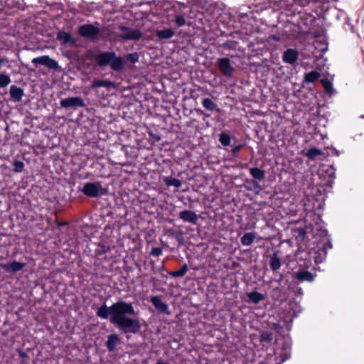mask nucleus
Segmentation results:
<instances>
[{
    "instance_id": "1",
    "label": "nucleus",
    "mask_w": 364,
    "mask_h": 364,
    "mask_svg": "<svg viewBox=\"0 0 364 364\" xmlns=\"http://www.w3.org/2000/svg\"><path fill=\"white\" fill-rule=\"evenodd\" d=\"M96 315L102 319H108L110 316L111 323L117 325L124 333L136 334L141 327L139 318L127 316L135 315L132 304L122 300L117 301L110 306L104 304L97 309Z\"/></svg>"
},
{
    "instance_id": "2",
    "label": "nucleus",
    "mask_w": 364,
    "mask_h": 364,
    "mask_svg": "<svg viewBox=\"0 0 364 364\" xmlns=\"http://www.w3.org/2000/svg\"><path fill=\"white\" fill-rule=\"evenodd\" d=\"M93 58L96 64L100 68L109 65L112 70L119 72L124 67L123 58L117 55L114 51L100 52L95 55Z\"/></svg>"
},
{
    "instance_id": "3",
    "label": "nucleus",
    "mask_w": 364,
    "mask_h": 364,
    "mask_svg": "<svg viewBox=\"0 0 364 364\" xmlns=\"http://www.w3.org/2000/svg\"><path fill=\"white\" fill-rule=\"evenodd\" d=\"M297 3L303 7L311 6L318 16L328 9L329 4L328 0H298Z\"/></svg>"
},
{
    "instance_id": "4",
    "label": "nucleus",
    "mask_w": 364,
    "mask_h": 364,
    "mask_svg": "<svg viewBox=\"0 0 364 364\" xmlns=\"http://www.w3.org/2000/svg\"><path fill=\"white\" fill-rule=\"evenodd\" d=\"M119 29L122 31L119 37L124 41H138L142 37V32L137 28L120 26Z\"/></svg>"
},
{
    "instance_id": "5",
    "label": "nucleus",
    "mask_w": 364,
    "mask_h": 364,
    "mask_svg": "<svg viewBox=\"0 0 364 364\" xmlns=\"http://www.w3.org/2000/svg\"><path fill=\"white\" fill-rule=\"evenodd\" d=\"M100 31V28L93 24H83L78 28V33L81 36L91 39L97 38Z\"/></svg>"
},
{
    "instance_id": "6",
    "label": "nucleus",
    "mask_w": 364,
    "mask_h": 364,
    "mask_svg": "<svg viewBox=\"0 0 364 364\" xmlns=\"http://www.w3.org/2000/svg\"><path fill=\"white\" fill-rule=\"evenodd\" d=\"M102 186L100 183L97 182H87L85 183L81 191L87 197L95 198L100 195V191Z\"/></svg>"
},
{
    "instance_id": "7",
    "label": "nucleus",
    "mask_w": 364,
    "mask_h": 364,
    "mask_svg": "<svg viewBox=\"0 0 364 364\" xmlns=\"http://www.w3.org/2000/svg\"><path fill=\"white\" fill-rule=\"evenodd\" d=\"M218 66L222 75L226 77L232 76L235 71V68L231 65L228 58H219Z\"/></svg>"
},
{
    "instance_id": "8",
    "label": "nucleus",
    "mask_w": 364,
    "mask_h": 364,
    "mask_svg": "<svg viewBox=\"0 0 364 364\" xmlns=\"http://www.w3.org/2000/svg\"><path fill=\"white\" fill-rule=\"evenodd\" d=\"M333 247L331 241L327 240V242H324L321 247H319L317 251L315 252L314 261L316 264L322 263L327 257V252L328 250Z\"/></svg>"
},
{
    "instance_id": "9",
    "label": "nucleus",
    "mask_w": 364,
    "mask_h": 364,
    "mask_svg": "<svg viewBox=\"0 0 364 364\" xmlns=\"http://www.w3.org/2000/svg\"><path fill=\"white\" fill-rule=\"evenodd\" d=\"M63 107H83L85 104L80 97H72L63 99L60 101Z\"/></svg>"
},
{
    "instance_id": "10",
    "label": "nucleus",
    "mask_w": 364,
    "mask_h": 364,
    "mask_svg": "<svg viewBox=\"0 0 364 364\" xmlns=\"http://www.w3.org/2000/svg\"><path fill=\"white\" fill-rule=\"evenodd\" d=\"M0 266L4 272L13 274L22 270L26 267V263L13 261L12 262L2 263Z\"/></svg>"
},
{
    "instance_id": "11",
    "label": "nucleus",
    "mask_w": 364,
    "mask_h": 364,
    "mask_svg": "<svg viewBox=\"0 0 364 364\" xmlns=\"http://www.w3.org/2000/svg\"><path fill=\"white\" fill-rule=\"evenodd\" d=\"M299 53L296 49L288 48L282 55V60L288 64L293 65L298 59Z\"/></svg>"
},
{
    "instance_id": "12",
    "label": "nucleus",
    "mask_w": 364,
    "mask_h": 364,
    "mask_svg": "<svg viewBox=\"0 0 364 364\" xmlns=\"http://www.w3.org/2000/svg\"><path fill=\"white\" fill-rule=\"evenodd\" d=\"M51 220H52V218H50V219L47 218V232L50 230V228H51L53 233V235H50V237H54V236L59 237L61 228L66 226L68 225V223L60 222L55 219V222L53 224H52Z\"/></svg>"
},
{
    "instance_id": "13",
    "label": "nucleus",
    "mask_w": 364,
    "mask_h": 364,
    "mask_svg": "<svg viewBox=\"0 0 364 364\" xmlns=\"http://www.w3.org/2000/svg\"><path fill=\"white\" fill-rule=\"evenodd\" d=\"M150 301L153 306L159 311L166 314H170L168 304L164 302L159 296H152Z\"/></svg>"
},
{
    "instance_id": "14",
    "label": "nucleus",
    "mask_w": 364,
    "mask_h": 364,
    "mask_svg": "<svg viewBox=\"0 0 364 364\" xmlns=\"http://www.w3.org/2000/svg\"><path fill=\"white\" fill-rule=\"evenodd\" d=\"M57 39L63 46H74L76 43V40L69 33L65 31H59L57 35Z\"/></svg>"
},
{
    "instance_id": "15",
    "label": "nucleus",
    "mask_w": 364,
    "mask_h": 364,
    "mask_svg": "<svg viewBox=\"0 0 364 364\" xmlns=\"http://www.w3.org/2000/svg\"><path fill=\"white\" fill-rule=\"evenodd\" d=\"M178 218L184 222H188L193 224H196L198 221V215L192 210H183L178 214Z\"/></svg>"
},
{
    "instance_id": "16",
    "label": "nucleus",
    "mask_w": 364,
    "mask_h": 364,
    "mask_svg": "<svg viewBox=\"0 0 364 364\" xmlns=\"http://www.w3.org/2000/svg\"><path fill=\"white\" fill-rule=\"evenodd\" d=\"M316 274L306 269H301L296 273V278L299 282H312L314 281Z\"/></svg>"
},
{
    "instance_id": "17",
    "label": "nucleus",
    "mask_w": 364,
    "mask_h": 364,
    "mask_svg": "<svg viewBox=\"0 0 364 364\" xmlns=\"http://www.w3.org/2000/svg\"><path fill=\"white\" fill-rule=\"evenodd\" d=\"M96 247L94 250L96 257H101L112 250V247L107 242H99L95 244Z\"/></svg>"
},
{
    "instance_id": "18",
    "label": "nucleus",
    "mask_w": 364,
    "mask_h": 364,
    "mask_svg": "<svg viewBox=\"0 0 364 364\" xmlns=\"http://www.w3.org/2000/svg\"><path fill=\"white\" fill-rule=\"evenodd\" d=\"M120 343V338L116 333H112L108 336L105 346L109 352H112L116 349V346Z\"/></svg>"
},
{
    "instance_id": "19",
    "label": "nucleus",
    "mask_w": 364,
    "mask_h": 364,
    "mask_svg": "<svg viewBox=\"0 0 364 364\" xmlns=\"http://www.w3.org/2000/svg\"><path fill=\"white\" fill-rule=\"evenodd\" d=\"M269 264L273 272H277L281 267V259L278 255L277 251L274 252L273 254L269 256Z\"/></svg>"
},
{
    "instance_id": "20",
    "label": "nucleus",
    "mask_w": 364,
    "mask_h": 364,
    "mask_svg": "<svg viewBox=\"0 0 364 364\" xmlns=\"http://www.w3.org/2000/svg\"><path fill=\"white\" fill-rule=\"evenodd\" d=\"M10 95L11 99L15 102H20L22 100V97L24 95V91L22 88L16 86L11 85L10 87Z\"/></svg>"
},
{
    "instance_id": "21",
    "label": "nucleus",
    "mask_w": 364,
    "mask_h": 364,
    "mask_svg": "<svg viewBox=\"0 0 364 364\" xmlns=\"http://www.w3.org/2000/svg\"><path fill=\"white\" fill-rule=\"evenodd\" d=\"M115 85L113 82L108 80H95L91 85L92 89L98 87H106L107 89L114 88Z\"/></svg>"
},
{
    "instance_id": "22",
    "label": "nucleus",
    "mask_w": 364,
    "mask_h": 364,
    "mask_svg": "<svg viewBox=\"0 0 364 364\" xmlns=\"http://www.w3.org/2000/svg\"><path fill=\"white\" fill-rule=\"evenodd\" d=\"M201 103L206 110L215 112H220V109L218 107V105L209 97H205L203 99Z\"/></svg>"
},
{
    "instance_id": "23",
    "label": "nucleus",
    "mask_w": 364,
    "mask_h": 364,
    "mask_svg": "<svg viewBox=\"0 0 364 364\" xmlns=\"http://www.w3.org/2000/svg\"><path fill=\"white\" fill-rule=\"evenodd\" d=\"M247 296L250 302L257 304L260 301L264 300L265 296L257 291H252L247 294Z\"/></svg>"
},
{
    "instance_id": "24",
    "label": "nucleus",
    "mask_w": 364,
    "mask_h": 364,
    "mask_svg": "<svg viewBox=\"0 0 364 364\" xmlns=\"http://www.w3.org/2000/svg\"><path fill=\"white\" fill-rule=\"evenodd\" d=\"M315 237L321 238L322 244L327 242V240L331 241V237L328 235V230L322 227H319L316 229Z\"/></svg>"
},
{
    "instance_id": "25",
    "label": "nucleus",
    "mask_w": 364,
    "mask_h": 364,
    "mask_svg": "<svg viewBox=\"0 0 364 364\" xmlns=\"http://www.w3.org/2000/svg\"><path fill=\"white\" fill-rule=\"evenodd\" d=\"M246 189L253 191L256 194H259L262 187L255 180L247 181Z\"/></svg>"
},
{
    "instance_id": "26",
    "label": "nucleus",
    "mask_w": 364,
    "mask_h": 364,
    "mask_svg": "<svg viewBox=\"0 0 364 364\" xmlns=\"http://www.w3.org/2000/svg\"><path fill=\"white\" fill-rule=\"evenodd\" d=\"M156 34L159 39H169L174 36V31L171 28H164L157 30Z\"/></svg>"
},
{
    "instance_id": "27",
    "label": "nucleus",
    "mask_w": 364,
    "mask_h": 364,
    "mask_svg": "<svg viewBox=\"0 0 364 364\" xmlns=\"http://www.w3.org/2000/svg\"><path fill=\"white\" fill-rule=\"evenodd\" d=\"M250 173L255 180L262 181L265 178L264 171L257 167L251 168Z\"/></svg>"
},
{
    "instance_id": "28",
    "label": "nucleus",
    "mask_w": 364,
    "mask_h": 364,
    "mask_svg": "<svg viewBox=\"0 0 364 364\" xmlns=\"http://www.w3.org/2000/svg\"><path fill=\"white\" fill-rule=\"evenodd\" d=\"M255 239V232H246L242 235V237L240 239V241L242 245L249 246L254 242Z\"/></svg>"
},
{
    "instance_id": "29",
    "label": "nucleus",
    "mask_w": 364,
    "mask_h": 364,
    "mask_svg": "<svg viewBox=\"0 0 364 364\" xmlns=\"http://www.w3.org/2000/svg\"><path fill=\"white\" fill-rule=\"evenodd\" d=\"M321 75L318 71L312 70L304 75V81L307 83H312L318 80Z\"/></svg>"
},
{
    "instance_id": "30",
    "label": "nucleus",
    "mask_w": 364,
    "mask_h": 364,
    "mask_svg": "<svg viewBox=\"0 0 364 364\" xmlns=\"http://www.w3.org/2000/svg\"><path fill=\"white\" fill-rule=\"evenodd\" d=\"M323 151L318 148H311L306 153H303L309 159L314 160L317 156H321Z\"/></svg>"
},
{
    "instance_id": "31",
    "label": "nucleus",
    "mask_w": 364,
    "mask_h": 364,
    "mask_svg": "<svg viewBox=\"0 0 364 364\" xmlns=\"http://www.w3.org/2000/svg\"><path fill=\"white\" fill-rule=\"evenodd\" d=\"M164 182L168 186H174L176 188L181 186V181L179 179L171 176L165 177Z\"/></svg>"
},
{
    "instance_id": "32",
    "label": "nucleus",
    "mask_w": 364,
    "mask_h": 364,
    "mask_svg": "<svg viewBox=\"0 0 364 364\" xmlns=\"http://www.w3.org/2000/svg\"><path fill=\"white\" fill-rule=\"evenodd\" d=\"M188 269V268L187 264H184L181 266L180 269H178V271L169 272L168 274L172 277H181L186 274Z\"/></svg>"
},
{
    "instance_id": "33",
    "label": "nucleus",
    "mask_w": 364,
    "mask_h": 364,
    "mask_svg": "<svg viewBox=\"0 0 364 364\" xmlns=\"http://www.w3.org/2000/svg\"><path fill=\"white\" fill-rule=\"evenodd\" d=\"M273 340V333L270 331H262L259 334L261 343H270Z\"/></svg>"
},
{
    "instance_id": "34",
    "label": "nucleus",
    "mask_w": 364,
    "mask_h": 364,
    "mask_svg": "<svg viewBox=\"0 0 364 364\" xmlns=\"http://www.w3.org/2000/svg\"><path fill=\"white\" fill-rule=\"evenodd\" d=\"M219 141L223 146L230 145L231 137L228 132H223L219 135Z\"/></svg>"
},
{
    "instance_id": "35",
    "label": "nucleus",
    "mask_w": 364,
    "mask_h": 364,
    "mask_svg": "<svg viewBox=\"0 0 364 364\" xmlns=\"http://www.w3.org/2000/svg\"><path fill=\"white\" fill-rule=\"evenodd\" d=\"M321 84L324 88L325 92L328 94L329 95H331L334 92V89L333 87V84L331 81L326 79H321Z\"/></svg>"
},
{
    "instance_id": "36",
    "label": "nucleus",
    "mask_w": 364,
    "mask_h": 364,
    "mask_svg": "<svg viewBox=\"0 0 364 364\" xmlns=\"http://www.w3.org/2000/svg\"><path fill=\"white\" fill-rule=\"evenodd\" d=\"M11 82L10 77L6 74H0V87H7Z\"/></svg>"
},
{
    "instance_id": "37",
    "label": "nucleus",
    "mask_w": 364,
    "mask_h": 364,
    "mask_svg": "<svg viewBox=\"0 0 364 364\" xmlns=\"http://www.w3.org/2000/svg\"><path fill=\"white\" fill-rule=\"evenodd\" d=\"M139 55L137 53H128L124 55V59L132 64L136 63L139 60Z\"/></svg>"
},
{
    "instance_id": "38",
    "label": "nucleus",
    "mask_w": 364,
    "mask_h": 364,
    "mask_svg": "<svg viewBox=\"0 0 364 364\" xmlns=\"http://www.w3.org/2000/svg\"><path fill=\"white\" fill-rule=\"evenodd\" d=\"M168 233L171 236L173 237L179 244H181L183 242V235L181 232H176L171 229L168 230Z\"/></svg>"
},
{
    "instance_id": "39",
    "label": "nucleus",
    "mask_w": 364,
    "mask_h": 364,
    "mask_svg": "<svg viewBox=\"0 0 364 364\" xmlns=\"http://www.w3.org/2000/svg\"><path fill=\"white\" fill-rule=\"evenodd\" d=\"M14 171L16 173H21L24 168V163L21 161L15 160L13 163Z\"/></svg>"
},
{
    "instance_id": "40",
    "label": "nucleus",
    "mask_w": 364,
    "mask_h": 364,
    "mask_svg": "<svg viewBox=\"0 0 364 364\" xmlns=\"http://www.w3.org/2000/svg\"><path fill=\"white\" fill-rule=\"evenodd\" d=\"M237 42L235 41H226L223 44V47L225 48H228V49H230V50H232V49H235L236 48V46L237 45Z\"/></svg>"
},
{
    "instance_id": "41",
    "label": "nucleus",
    "mask_w": 364,
    "mask_h": 364,
    "mask_svg": "<svg viewBox=\"0 0 364 364\" xmlns=\"http://www.w3.org/2000/svg\"><path fill=\"white\" fill-rule=\"evenodd\" d=\"M296 232V238L297 240H304L306 237V230L304 228H299L295 230Z\"/></svg>"
},
{
    "instance_id": "42",
    "label": "nucleus",
    "mask_w": 364,
    "mask_h": 364,
    "mask_svg": "<svg viewBox=\"0 0 364 364\" xmlns=\"http://www.w3.org/2000/svg\"><path fill=\"white\" fill-rule=\"evenodd\" d=\"M186 19L183 15H177L175 18V23L177 27H181L186 24Z\"/></svg>"
},
{
    "instance_id": "43",
    "label": "nucleus",
    "mask_w": 364,
    "mask_h": 364,
    "mask_svg": "<svg viewBox=\"0 0 364 364\" xmlns=\"http://www.w3.org/2000/svg\"><path fill=\"white\" fill-rule=\"evenodd\" d=\"M19 357L22 359L21 363H26L27 360H28L29 357L26 352L23 351V350L18 348L16 350Z\"/></svg>"
},
{
    "instance_id": "44",
    "label": "nucleus",
    "mask_w": 364,
    "mask_h": 364,
    "mask_svg": "<svg viewBox=\"0 0 364 364\" xmlns=\"http://www.w3.org/2000/svg\"><path fill=\"white\" fill-rule=\"evenodd\" d=\"M46 65L47 68L53 69H55L58 67V63L55 60L49 58L48 55L46 58Z\"/></svg>"
},
{
    "instance_id": "45",
    "label": "nucleus",
    "mask_w": 364,
    "mask_h": 364,
    "mask_svg": "<svg viewBox=\"0 0 364 364\" xmlns=\"http://www.w3.org/2000/svg\"><path fill=\"white\" fill-rule=\"evenodd\" d=\"M32 63L35 65L41 64L46 65V55H42L38 58H35L32 60Z\"/></svg>"
},
{
    "instance_id": "46",
    "label": "nucleus",
    "mask_w": 364,
    "mask_h": 364,
    "mask_svg": "<svg viewBox=\"0 0 364 364\" xmlns=\"http://www.w3.org/2000/svg\"><path fill=\"white\" fill-rule=\"evenodd\" d=\"M162 253H163L162 247H153L151 251V255H152L154 257H159V256L161 255Z\"/></svg>"
},
{
    "instance_id": "47",
    "label": "nucleus",
    "mask_w": 364,
    "mask_h": 364,
    "mask_svg": "<svg viewBox=\"0 0 364 364\" xmlns=\"http://www.w3.org/2000/svg\"><path fill=\"white\" fill-rule=\"evenodd\" d=\"M244 145L243 144H238L237 146H235L232 149V156H236L237 155V154L241 151V149L243 148Z\"/></svg>"
},
{
    "instance_id": "48",
    "label": "nucleus",
    "mask_w": 364,
    "mask_h": 364,
    "mask_svg": "<svg viewBox=\"0 0 364 364\" xmlns=\"http://www.w3.org/2000/svg\"><path fill=\"white\" fill-rule=\"evenodd\" d=\"M269 39H272L276 41H280V34L277 33V34L270 35Z\"/></svg>"
},
{
    "instance_id": "49",
    "label": "nucleus",
    "mask_w": 364,
    "mask_h": 364,
    "mask_svg": "<svg viewBox=\"0 0 364 364\" xmlns=\"http://www.w3.org/2000/svg\"><path fill=\"white\" fill-rule=\"evenodd\" d=\"M8 62V60L6 58H0V68L3 66V65Z\"/></svg>"
},
{
    "instance_id": "50",
    "label": "nucleus",
    "mask_w": 364,
    "mask_h": 364,
    "mask_svg": "<svg viewBox=\"0 0 364 364\" xmlns=\"http://www.w3.org/2000/svg\"><path fill=\"white\" fill-rule=\"evenodd\" d=\"M196 112L200 114H204L206 117H209L210 115L209 114H205L204 112L200 109H196Z\"/></svg>"
},
{
    "instance_id": "51",
    "label": "nucleus",
    "mask_w": 364,
    "mask_h": 364,
    "mask_svg": "<svg viewBox=\"0 0 364 364\" xmlns=\"http://www.w3.org/2000/svg\"><path fill=\"white\" fill-rule=\"evenodd\" d=\"M156 364H167V363L164 362L162 360H158L156 361Z\"/></svg>"
},
{
    "instance_id": "52",
    "label": "nucleus",
    "mask_w": 364,
    "mask_h": 364,
    "mask_svg": "<svg viewBox=\"0 0 364 364\" xmlns=\"http://www.w3.org/2000/svg\"><path fill=\"white\" fill-rule=\"evenodd\" d=\"M360 118L364 119V114H361Z\"/></svg>"
}]
</instances>
